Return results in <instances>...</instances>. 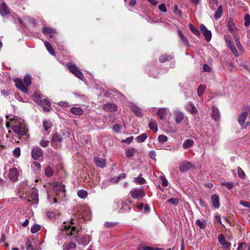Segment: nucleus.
Here are the masks:
<instances>
[{
  "label": "nucleus",
  "mask_w": 250,
  "mask_h": 250,
  "mask_svg": "<svg viewBox=\"0 0 250 250\" xmlns=\"http://www.w3.org/2000/svg\"><path fill=\"white\" fill-rule=\"evenodd\" d=\"M12 129L15 133L20 135H26L28 132V129L25 125L22 123H19L17 125H13L11 126Z\"/></svg>",
  "instance_id": "f257e3e1"
},
{
  "label": "nucleus",
  "mask_w": 250,
  "mask_h": 250,
  "mask_svg": "<svg viewBox=\"0 0 250 250\" xmlns=\"http://www.w3.org/2000/svg\"><path fill=\"white\" fill-rule=\"evenodd\" d=\"M1 13L2 15H6L10 14V10L9 8L6 6V5L3 3L1 5V9H0Z\"/></svg>",
  "instance_id": "c756f323"
},
{
  "label": "nucleus",
  "mask_w": 250,
  "mask_h": 250,
  "mask_svg": "<svg viewBox=\"0 0 250 250\" xmlns=\"http://www.w3.org/2000/svg\"><path fill=\"white\" fill-rule=\"evenodd\" d=\"M44 45L48 50V51L53 56H55V51L53 49L51 43L48 41H45L44 42Z\"/></svg>",
  "instance_id": "a878e982"
},
{
  "label": "nucleus",
  "mask_w": 250,
  "mask_h": 250,
  "mask_svg": "<svg viewBox=\"0 0 250 250\" xmlns=\"http://www.w3.org/2000/svg\"><path fill=\"white\" fill-rule=\"evenodd\" d=\"M94 161L97 166L100 167H104L105 166V162L104 159L100 158L97 156H95L94 158Z\"/></svg>",
  "instance_id": "aec40b11"
},
{
  "label": "nucleus",
  "mask_w": 250,
  "mask_h": 250,
  "mask_svg": "<svg viewBox=\"0 0 250 250\" xmlns=\"http://www.w3.org/2000/svg\"><path fill=\"white\" fill-rule=\"evenodd\" d=\"M39 104L42 107L44 112H49L51 108V103L47 99L42 100Z\"/></svg>",
  "instance_id": "f8f14e48"
},
{
  "label": "nucleus",
  "mask_w": 250,
  "mask_h": 250,
  "mask_svg": "<svg viewBox=\"0 0 250 250\" xmlns=\"http://www.w3.org/2000/svg\"><path fill=\"white\" fill-rule=\"evenodd\" d=\"M157 114L161 120L165 119L166 116V111L165 108H161L158 110Z\"/></svg>",
  "instance_id": "7c9ffc66"
},
{
  "label": "nucleus",
  "mask_w": 250,
  "mask_h": 250,
  "mask_svg": "<svg viewBox=\"0 0 250 250\" xmlns=\"http://www.w3.org/2000/svg\"><path fill=\"white\" fill-rule=\"evenodd\" d=\"M221 185L226 187L229 189H231L234 187V183L232 182H221Z\"/></svg>",
  "instance_id": "c03bdc74"
},
{
  "label": "nucleus",
  "mask_w": 250,
  "mask_h": 250,
  "mask_svg": "<svg viewBox=\"0 0 250 250\" xmlns=\"http://www.w3.org/2000/svg\"><path fill=\"white\" fill-rule=\"evenodd\" d=\"M63 250H75L76 245L72 242H65L62 246Z\"/></svg>",
  "instance_id": "dca6fc26"
},
{
  "label": "nucleus",
  "mask_w": 250,
  "mask_h": 250,
  "mask_svg": "<svg viewBox=\"0 0 250 250\" xmlns=\"http://www.w3.org/2000/svg\"><path fill=\"white\" fill-rule=\"evenodd\" d=\"M14 157L18 158L21 155V149L19 147H16L13 151Z\"/></svg>",
  "instance_id": "603ef678"
},
{
  "label": "nucleus",
  "mask_w": 250,
  "mask_h": 250,
  "mask_svg": "<svg viewBox=\"0 0 250 250\" xmlns=\"http://www.w3.org/2000/svg\"><path fill=\"white\" fill-rule=\"evenodd\" d=\"M193 165L191 163L187 161H184L180 164L179 169L181 172H184L188 170Z\"/></svg>",
  "instance_id": "0eeeda50"
},
{
  "label": "nucleus",
  "mask_w": 250,
  "mask_h": 250,
  "mask_svg": "<svg viewBox=\"0 0 250 250\" xmlns=\"http://www.w3.org/2000/svg\"><path fill=\"white\" fill-rule=\"evenodd\" d=\"M130 194L133 199H139L143 198L145 196L146 193L142 188H134L130 191Z\"/></svg>",
  "instance_id": "7ed1b4c3"
},
{
  "label": "nucleus",
  "mask_w": 250,
  "mask_h": 250,
  "mask_svg": "<svg viewBox=\"0 0 250 250\" xmlns=\"http://www.w3.org/2000/svg\"><path fill=\"white\" fill-rule=\"evenodd\" d=\"M212 117L214 120H215L216 121H217L219 119L220 114H219V110H218V109L217 108H214V107L213 108Z\"/></svg>",
  "instance_id": "2f4dec72"
},
{
  "label": "nucleus",
  "mask_w": 250,
  "mask_h": 250,
  "mask_svg": "<svg viewBox=\"0 0 250 250\" xmlns=\"http://www.w3.org/2000/svg\"><path fill=\"white\" fill-rule=\"evenodd\" d=\"M237 170L238 177L241 179H245L246 178V174L242 169L240 167H238Z\"/></svg>",
  "instance_id": "58836bf2"
},
{
  "label": "nucleus",
  "mask_w": 250,
  "mask_h": 250,
  "mask_svg": "<svg viewBox=\"0 0 250 250\" xmlns=\"http://www.w3.org/2000/svg\"><path fill=\"white\" fill-rule=\"evenodd\" d=\"M42 32L45 35H49L50 38H53L54 35L56 34V30L47 27L42 28Z\"/></svg>",
  "instance_id": "4468645a"
},
{
  "label": "nucleus",
  "mask_w": 250,
  "mask_h": 250,
  "mask_svg": "<svg viewBox=\"0 0 250 250\" xmlns=\"http://www.w3.org/2000/svg\"><path fill=\"white\" fill-rule=\"evenodd\" d=\"M66 66L67 67L69 70L76 77L81 80H83L84 79V76L83 73L75 64L69 62L66 63Z\"/></svg>",
  "instance_id": "f03ea898"
},
{
  "label": "nucleus",
  "mask_w": 250,
  "mask_h": 250,
  "mask_svg": "<svg viewBox=\"0 0 250 250\" xmlns=\"http://www.w3.org/2000/svg\"><path fill=\"white\" fill-rule=\"evenodd\" d=\"M103 109L107 112H114L117 110V105L113 103H107L103 105Z\"/></svg>",
  "instance_id": "9b49d317"
},
{
  "label": "nucleus",
  "mask_w": 250,
  "mask_h": 250,
  "mask_svg": "<svg viewBox=\"0 0 250 250\" xmlns=\"http://www.w3.org/2000/svg\"><path fill=\"white\" fill-rule=\"evenodd\" d=\"M203 69L204 72H209L211 70L210 67L206 63L203 65Z\"/></svg>",
  "instance_id": "69168bd1"
},
{
  "label": "nucleus",
  "mask_w": 250,
  "mask_h": 250,
  "mask_svg": "<svg viewBox=\"0 0 250 250\" xmlns=\"http://www.w3.org/2000/svg\"><path fill=\"white\" fill-rule=\"evenodd\" d=\"M15 85L17 88L20 89L22 92L27 93L28 92V88L25 86L22 81L20 79H16L15 80Z\"/></svg>",
  "instance_id": "6e6552de"
},
{
  "label": "nucleus",
  "mask_w": 250,
  "mask_h": 250,
  "mask_svg": "<svg viewBox=\"0 0 250 250\" xmlns=\"http://www.w3.org/2000/svg\"><path fill=\"white\" fill-rule=\"evenodd\" d=\"M149 128L153 130L154 132H156L158 131L157 124L154 120H151L149 123Z\"/></svg>",
  "instance_id": "c85d7f7f"
},
{
  "label": "nucleus",
  "mask_w": 250,
  "mask_h": 250,
  "mask_svg": "<svg viewBox=\"0 0 250 250\" xmlns=\"http://www.w3.org/2000/svg\"><path fill=\"white\" fill-rule=\"evenodd\" d=\"M173 58V56L171 54H164L160 56L159 58V61L161 63H164L170 61Z\"/></svg>",
  "instance_id": "f3484780"
},
{
  "label": "nucleus",
  "mask_w": 250,
  "mask_h": 250,
  "mask_svg": "<svg viewBox=\"0 0 250 250\" xmlns=\"http://www.w3.org/2000/svg\"><path fill=\"white\" fill-rule=\"evenodd\" d=\"M117 224V223L115 222H106L104 223V225L106 228H110L116 226Z\"/></svg>",
  "instance_id": "6e6d98bb"
},
{
  "label": "nucleus",
  "mask_w": 250,
  "mask_h": 250,
  "mask_svg": "<svg viewBox=\"0 0 250 250\" xmlns=\"http://www.w3.org/2000/svg\"><path fill=\"white\" fill-rule=\"evenodd\" d=\"M194 141L191 139H186L183 144V147L184 149H188L193 146Z\"/></svg>",
  "instance_id": "5701e85b"
},
{
  "label": "nucleus",
  "mask_w": 250,
  "mask_h": 250,
  "mask_svg": "<svg viewBox=\"0 0 250 250\" xmlns=\"http://www.w3.org/2000/svg\"><path fill=\"white\" fill-rule=\"evenodd\" d=\"M52 141L61 143L62 141V137L60 134L56 133L53 136Z\"/></svg>",
  "instance_id": "4c0bfd02"
},
{
  "label": "nucleus",
  "mask_w": 250,
  "mask_h": 250,
  "mask_svg": "<svg viewBox=\"0 0 250 250\" xmlns=\"http://www.w3.org/2000/svg\"><path fill=\"white\" fill-rule=\"evenodd\" d=\"M223 14V6L222 5H219L216 11H215L214 15V18L216 20H218L220 19L222 15Z\"/></svg>",
  "instance_id": "4be33fe9"
},
{
  "label": "nucleus",
  "mask_w": 250,
  "mask_h": 250,
  "mask_svg": "<svg viewBox=\"0 0 250 250\" xmlns=\"http://www.w3.org/2000/svg\"><path fill=\"white\" fill-rule=\"evenodd\" d=\"M25 245L26 246V250H38L37 249L33 247L30 240H27Z\"/></svg>",
  "instance_id": "09e8293b"
},
{
  "label": "nucleus",
  "mask_w": 250,
  "mask_h": 250,
  "mask_svg": "<svg viewBox=\"0 0 250 250\" xmlns=\"http://www.w3.org/2000/svg\"><path fill=\"white\" fill-rule=\"evenodd\" d=\"M225 42L227 44L228 47L230 49L234 47L233 42L230 40V36L229 35H225L224 36Z\"/></svg>",
  "instance_id": "473e14b6"
},
{
  "label": "nucleus",
  "mask_w": 250,
  "mask_h": 250,
  "mask_svg": "<svg viewBox=\"0 0 250 250\" xmlns=\"http://www.w3.org/2000/svg\"><path fill=\"white\" fill-rule=\"evenodd\" d=\"M42 151L39 147H34L31 151V156L33 159L40 160V158L42 157Z\"/></svg>",
  "instance_id": "39448f33"
},
{
  "label": "nucleus",
  "mask_w": 250,
  "mask_h": 250,
  "mask_svg": "<svg viewBox=\"0 0 250 250\" xmlns=\"http://www.w3.org/2000/svg\"><path fill=\"white\" fill-rule=\"evenodd\" d=\"M212 206L215 208H218L220 207V201L219 195L215 194L212 195L211 198Z\"/></svg>",
  "instance_id": "ddd939ff"
},
{
  "label": "nucleus",
  "mask_w": 250,
  "mask_h": 250,
  "mask_svg": "<svg viewBox=\"0 0 250 250\" xmlns=\"http://www.w3.org/2000/svg\"><path fill=\"white\" fill-rule=\"evenodd\" d=\"M126 177V174L125 173H121L120 175L113 177L111 181L114 183H117L120 181L121 179H125Z\"/></svg>",
  "instance_id": "f704fd0d"
},
{
  "label": "nucleus",
  "mask_w": 250,
  "mask_h": 250,
  "mask_svg": "<svg viewBox=\"0 0 250 250\" xmlns=\"http://www.w3.org/2000/svg\"><path fill=\"white\" fill-rule=\"evenodd\" d=\"M147 137V134L146 133H144L141 134V135L138 136L136 137V139L137 142L142 143L144 141H145V140L146 139Z\"/></svg>",
  "instance_id": "e433bc0d"
},
{
  "label": "nucleus",
  "mask_w": 250,
  "mask_h": 250,
  "mask_svg": "<svg viewBox=\"0 0 250 250\" xmlns=\"http://www.w3.org/2000/svg\"><path fill=\"white\" fill-rule=\"evenodd\" d=\"M247 116V111H243L239 114L238 118V121L241 126H244Z\"/></svg>",
  "instance_id": "2eb2a0df"
},
{
  "label": "nucleus",
  "mask_w": 250,
  "mask_h": 250,
  "mask_svg": "<svg viewBox=\"0 0 250 250\" xmlns=\"http://www.w3.org/2000/svg\"><path fill=\"white\" fill-rule=\"evenodd\" d=\"M161 184L162 185V186L164 187L167 186L168 182L167 180V179L165 178V177H164L163 176L161 177Z\"/></svg>",
  "instance_id": "e2e57ef3"
},
{
  "label": "nucleus",
  "mask_w": 250,
  "mask_h": 250,
  "mask_svg": "<svg viewBox=\"0 0 250 250\" xmlns=\"http://www.w3.org/2000/svg\"><path fill=\"white\" fill-rule=\"evenodd\" d=\"M227 26L229 30V31L231 34H232L237 32L238 29L235 26L233 21V19L232 18L229 19L228 22Z\"/></svg>",
  "instance_id": "1a4fd4ad"
},
{
  "label": "nucleus",
  "mask_w": 250,
  "mask_h": 250,
  "mask_svg": "<svg viewBox=\"0 0 250 250\" xmlns=\"http://www.w3.org/2000/svg\"><path fill=\"white\" fill-rule=\"evenodd\" d=\"M76 240L79 244H83L85 242V239L83 236L78 237V236H76Z\"/></svg>",
  "instance_id": "bf43d9fd"
},
{
  "label": "nucleus",
  "mask_w": 250,
  "mask_h": 250,
  "mask_svg": "<svg viewBox=\"0 0 250 250\" xmlns=\"http://www.w3.org/2000/svg\"><path fill=\"white\" fill-rule=\"evenodd\" d=\"M138 250H160V249L157 248H153L149 246H146L139 247Z\"/></svg>",
  "instance_id": "3c124183"
},
{
  "label": "nucleus",
  "mask_w": 250,
  "mask_h": 250,
  "mask_svg": "<svg viewBox=\"0 0 250 250\" xmlns=\"http://www.w3.org/2000/svg\"><path fill=\"white\" fill-rule=\"evenodd\" d=\"M70 111L71 113L76 115H82L83 113V110L80 107H73Z\"/></svg>",
  "instance_id": "393cba45"
},
{
  "label": "nucleus",
  "mask_w": 250,
  "mask_h": 250,
  "mask_svg": "<svg viewBox=\"0 0 250 250\" xmlns=\"http://www.w3.org/2000/svg\"><path fill=\"white\" fill-rule=\"evenodd\" d=\"M188 27L190 31L196 36H199L200 35V33L198 29L195 27L191 23L188 24Z\"/></svg>",
  "instance_id": "c9c22d12"
},
{
  "label": "nucleus",
  "mask_w": 250,
  "mask_h": 250,
  "mask_svg": "<svg viewBox=\"0 0 250 250\" xmlns=\"http://www.w3.org/2000/svg\"><path fill=\"white\" fill-rule=\"evenodd\" d=\"M167 202L176 205L179 203V200L177 198H171L167 200Z\"/></svg>",
  "instance_id": "13d9d810"
},
{
  "label": "nucleus",
  "mask_w": 250,
  "mask_h": 250,
  "mask_svg": "<svg viewBox=\"0 0 250 250\" xmlns=\"http://www.w3.org/2000/svg\"><path fill=\"white\" fill-rule=\"evenodd\" d=\"M218 240L219 243L226 249H229L231 246L230 243L226 241L225 237L223 234H220L219 235L218 237Z\"/></svg>",
  "instance_id": "9d476101"
},
{
  "label": "nucleus",
  "mask_w": 250,
  "mask_h": 250,
  "mask_svg": "<svg viewBox=\"0 0 250 250\" xmlns=\"http://www.w3.org/2000/svg\"><path fill=\"white\" fill-rule=\"evenodd\" d=\"M19 173L18 170L16 167H12L9 169L8 177L10 180L13 182H16L18 179Z\"/></svg>",
  "instance_id": "20e7f679"
},
{
  "label": "nucleus",
  "mask_w": 250,
  "mask_h": 250,
  "mask_svg": "<svg viewBox=\"0 0 250 250\" xmlns=\"http://www.w3.org/2000/svg\"><path fill=\"white\" fill-rule=\"evenodd\" d=\"M135 181L139 184H143L146 183L145 179L142 177V174H140L138 177L135 178Z\"/></svg>",
  "instance_id": "ea45409f"
},
{
  "label": "nucleus",
  "mask_w": 250,
  "mask_h": 250,
  "mask_svg": "<svg viewBox=\"0 0 250 250\" xmlns=\"http://www.w3.org/2000/svg\"><path fill=\"white\" fill-rule=\"evenodd\" d=\"M178 35L181 40V41L183 42L184 45L188 46L189 45V42H188V40L187 38L185 37V36L183 34L182 31L180 29L178 30Z\"/></svg>",
  "instance_id": "b1692460"
},
{
  "label": "nucleus",
  "mask_w": 250,
  "mask_h": 250,
  "mask_svg": "<svg viewBox=\"0 0 250 250\" xmlns=\"http://www.w3.org/2000/svg\"><path fill=\"white\" fill-rule=\"evenodd\" d=\"M209 3V7L212 10H214L215 6L218 4V0H208Z\"/></svg>",
  "instance_id": "a18cd8bd"
},
{
  "label": "nucleus",
  "mask_w": 250,
  "mask_h": 250,
  "mask_svg": "<svg viewBox=\"0 0 250 250\" xmlns=\"http://www.w3.org/2000/svg\"><path fill=\"white\" fill-rule=\"evenodd\" d=\"M200 30L203 33L207 42H209L210 41L212 36L211 31L208 30L207 27L204 24L201 25Z\"/></svg>",
  "instance_id": "423d86ee"
},
{
  "label": "nucleus",
  "mask_w": 250,
  "mask_h": 250,
  "mask_svg": "<svg viewBox=\"0 0 250 250\" xmlns=\"http://www.w3.org/2000/svg\"><path fill=\"white\" fill-rule=\"evenodd\" d=\"M113 130L116 133H119L121 129V126L119 124H115L113 126Z\"/></svg>",
  "instance_id": "4d7b16f0"
},
{
  "label": "nucleus",
  "mask_w": 250,
  "mask_h": 250,
  "mask_svg": "<svg viewBox=\"0 0 250 250\" xmlns=\"http://www.w3.org/2000/svg\"><path fill=\"white\" fill-rule=\"evenodd\" d=\"M23 83L27 87L31 84V76L30 75H26L24 77Z\"/></svg>",
  "instance_id": "72a5a7b5"
},
{
  "label": "nucleus",
  "mask_w": 250,
  "mask_h": 250,
  "mask_svg": "<svg viewBox=\"0 0 250 250\" xmlns=\"http://www.w3.org/2000/svg\"><path fill=\"white\" fill-rule=\"evenodd\" d=\"M187 109L192 114H195L197 112V110L196 109L195 106L191 103H189L187 105Z\"/></svg>",
  "instance_id": "bb28decb"
},
{
  "label": "nucleus",
  "mask_w": 250,
  "mask_h": 250,
  "mask_svg": "<svg viewBox=\"0 0 250 250\" xmlns=\"http://www.w3.org/2000/svg\"><path fill=\"white\" fill-rule=\"evenodd\" d=\"M240 204L245 207L250 208V202L248 201H240Z\"/></svg>",
  "instance_id": "0e129e2a"
},
{
  "label": "nucleus",
  "mask_w": 250,
  "mask_h": 250,
  "mask_svg": "<svg viewBox=\"0 0 250 250\" xmlns=\"http://www.w3.org/2000/svg\"><path fill=\"white\" fill-rule=\"evenodd\" d=\"M40 145L42 147H45L48 146L49 141L44 140H42L40 142Z\"/></svg>",
  "instance_id": "680f3d73"
},
{
  "label": "nucleus",
  "mask_w": 250,
  "mask_h": 250,
  "mask_svg": "<svg viewBox=\"0 0 250 250\" xmlns=\"http://www.w3.org/2000/svg\"><path fill=\"white\" fill-rule=\"evenodd\" d=\"M41 226L39 225L35 224L31 228V232L32 233H35L41 229Z\"/></svg>",
  "instance_id": "de8ad7c7"
},
{
  "label": "nucleus",
  "mask_w": 250,
  "mask_h": 250,
  "mask_svg": "<svg viewBox=\"0 0 250 250\" xmlns=\"http://www.w3.org/2000/svg\"><path fill=\"white\" fill-rule=\"evenodd\" d=\"M136 150L133 147L127 148L125 150V155L127 158H130L134 155Z\"/></svg>",
  "instance_id": "cd10ccee"
},
{
  "label": "nucleus",
  "mask_w": 250,
  "mask_h": 250,
  "mask_svg": "<svg viewBox=\"0 0 250 250\" xmlns=\"http://www.w3.org/2000/svg\"><path fill=\"white\" fill-rule=\"evenodd\" d=\"M159 9L163 12H166L167 11L166 6L165 4L163 3L161 4L159 6Z\"/></svg>",
  "instance_id": "338daca9"
},
{
  "label": "nucleus",
  "mask_w": 250,
  "mask_h": 250,
  "mask_svg": "<svg viewBox=\"0 0 250 250\" xmlns=\"http://www.w3.org/2000/svg\"><path fill=\"white\" fill-rule=\"evenodd\" d=\"M244 20L245 21L244 25L248 27L250 24V15L249 14H246L244 16Z\"/></svg>",
  "instance_id": "49530a36"
},
{
  "label": "nucleus",
  "mask_w": 250,
  "mask_h": 250,
  "mask_svg": "<svg viewBox=\"0 0 250 250\" xmlns=\"http://www.w3.org/2000/svg\"><path fill=\"white\" fill-rule=\"evenodd\" d=\"M196 224L201 229H204L206 227V224L202 222L200 219H198L196 220Z\"/></svg>",
  "instance_id": "864d4df0"
},
{
  "label": "nucleus",
  "mask_w": 250,
  "mask_h": 250,
  "mask_svg": "<svg viewBox=\"0 0 250 250\" xmlns=\"http://www.w3.org/2000/svg\"><path fill=\"white\" fill-rule=\"evenodd\" d=\"M78 196L82 199H84L87 196V192L84 190H80L77 192Z\"/></svg>",
  "instance_id": "79ce46f5"
},
{
  "label": "nucleus",
  "mask_w": 250,
  "mask_h": 250,
  "mask_svg": "<svg viewBox=\"0 0 250 250\" xmlns=\"http://www.w3.org/2000/svg\"><path fill=\"white\" fill-rule=\"evenodd\" d=\"M158 140L159 142L164 143L167 141V137L164 135H160L158 136Z\"/></svg>",
  "instance_id": "5fc2aeb1"
},
{
  "label": "nucleus",
  "mask_w": 250,
  "mask_h": 250,
  "mask_svg": "<svg viewBox=\"0 0 250 250\" xmlns=\"http://www.w3.org/2000/svg\"><path fill=\"white\" fill-rule=\"evenodd\" d=\"M130 107L132 111L135 114L136 116H137L138 117H141L143 116V112L141 111V108H139L138 106L133 104L130 106Z\"/></svg>",
  "instance_id": "a211bd4d"
},
{
  "label": "nucleus",
  "mask_w": 250,
  "mask_h": 250,
  "mask_svg": "<svg viewBox=\"0 0 250 250\" xmlns=\"http://www.w3.org/2000/svg\"><path fill=\"white\" fill-rule=\"evenodd\" d=\"M54 187L55 188V189L57 192H58L59 194L62 193V196L64 195L65 189V186L64 185L56 183H55Z\"/></svg>",
  "instance_id": "6ab92c4d"
},
{
  "label": "nucleus",
  "mask_w": 250,
  "mask_h": 250,
  "mask_svg": "<svg viewBox=\"0 0 250 250\" xmlns=\"http://www.w3.org/2000/svg\"><path fill=\"white\" fill-rule=\"evenodd\" d=\"M246 245V243L241 242L240 243L238 246L237 250H244V247Z\"/></svg>",
  "instance_id": "774afa93"
},
{
  "label": "nucleus",
  "mask_w": 250,
  "mask_h": 250,
  "mask_svg": "<svg viewBox=\"0 0 250 250\" xmlns=\"http://www.w3.org/2000/svg\"><path fill=\"white\" fill-rule=\"evenodd\" d=\"M52 124L51 123L48 122L47 121L44 120L43 122V126L45 131H47L48 129L51 127Z\"/></svg>",
  "instance_id": "8fccbe9b"
},
{
  "label": "nucleus",
  "mask_w": 250,
  "mask_h": 250,
  "mask_svg": "<svg viewBox=\"0 0 250 250\" xmlns=\"http://www.w3.org/2000/svg\"><path fill=\"white\" fill-rule=\"evenodd\" d=\"M33 98H34V101L38 104L40 103H41V101L42 100L41 99L40 94L39 93H38L37 92H35L34 93Z\"/></svg>",
  "instance_id": "a19ab883"
},
{
  "label": "nucleus",
  "mask_w": 250,
  "mask_h": 250,
  "mask_svg": "<svg viewBox=\"0 0 250 250\" xmlns=\"http://www.w3.org/2000/svg\"><path fill=\"white\" fill-rule=\"evenodd\" d=\"M204 87L203 85H200L197 89V93L199 96H201L204 93Z\"/></svg>",
  "instance_id": "052dcab7"
},
{
  "label": "nucleus",
  "mask_w": 250,
  "mask_h": 250,
  "mask_svg": "<svg viewBox=\"0 0 250 250\" xmlns=\"http://www.w3.org/2000/svg\"><path fill=\"white\" fill-rule=\"evenodd\" d=\"M174 118L177 124L180 123L184 119V114L180 111H176L174 113Z\"/></svg>",
  "instance_id": "412c9836"
},
{
  "label": "nucleus",
  "mask_w": 250,
  "mask_h": 250,
  "mask_svg": "<svg viewBox=\"0 0 250 250\" xmlns=\"http://www.w3.org/2000/svg\"><path fill=\"white\" fill-rule=\"evenodd\" d=\"M54 172L52 169L48 166L45 170V174L48 177H50L53 175Z\"/></svg>",
  "instance_id": "37998d69"
}]
</instances>
